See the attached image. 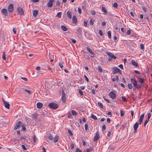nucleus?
<instances>
[{"label":"nucleus","mask_w":152,"mask_h":152,"mask_svg":"<svg viewBox=\"0 0 152 152\" xmlns=\"http://www.w3.org/2000/svg\"><path fill=\"white\" fill-rule=\"evenodd\" d=\"M48 106L51 109L55 110L57 109L58 107V105L54 103H49Z\"/></svg>","instance_id":"obj_1"},{"label":"nucleus","mask_w":152,"mask_h":152,"mask_svg":"<svg viewBox=\"0 0 152 152\" xmlns=\"http://www.w3.org/2000/svg\"><path fill=\"white\" fill-rule=\"evenodd\" d=\"M14 10V7L13 5L11 4L8 6L7 8V10L9 12H12Z\"/></svg>","instance_id":"obj_2"},{"label":"nucleus","mask_w":152,"mask_h":152,"mask_svg":"<svg viewBox=\"0 0 152 152\" xmlns=\"http://www.w3.org/2000/svg\"><path fill=\"white\" fill-rule=\"evenodd\" d=\"M76 31H77V34L78 37H81L82 36V30L80 28H78L76 29Z\"/></svg>","instance_id":"obj_3"},{"label":"nucleus","mask_w":152,"mask_h":152,"mask_svg":"<svg viewBox=\"0 0 152 152\" xmlns=\"http://www.w3.org/2000/svg\"><path fill=\"white\" fill-rule=\"evenodd\" d=\"M131 83L134 86V87H135L137 86V82L136 80L134 78H132L131 79Z\"/></svg>","instance_id":"obj_4"},{"label":"nucleus","mask_w":152,"mask_h":152,"mask_svg":"<svg viewBox=\"0 0 152 152\" xmlns=\"http://www.w3.org/2000/svg\"><path fill=\"white\" fill-rule=\"evenodd\" d=\"M109 95L110 98L112 99H114L115 98L116 96L115 93L113 91L110 92L109 93Z\"/></svg>","instance_id":"obj_5"},{"label":"nucleus","mask_w":152,"mask_h":152,"mask_svg":"<svg viewBox=\"0 0 152 152\" xmlns=\"http://www.w3.org/2000/svg\"><path fill=\"white\" fill-rule=\"evenodd\" d=\"M21 122L20 121H19L17 123L16 125L14 127V130H15L18 129L21 126Z\"/></svg>","instance_id":"obj_6"},{"label":"nucleus","mask_w":152,"mask_h":152,"mask_svg":"<svg viewBox=\"0 0 152 152\" xmlns=\"http://www.w3.org/2000/svg\"><path fill=\"white\" fill-rule=\"evenodd\" d=\"M106 53L108 56H109L110 57L114 59H116V57L112 53L107 52H106Z\"/></svg>","instance_id":"obj_7"},{"label":"nucleus","mask_w":152,"mask_h":152,"mask_svg":"<svg viewBox=\"0 0 152 152\" xmlns=\"http://www.w3.org/2000/svg\"><path fill=\"white\" fill-rule=\"evenodd\" d=\"M17 11L18 13L21 15H23L24 13V12L23 10V9L20 7H18L17 8Z\"/></svg>","instance_id":"obj_8"},{"label":"nucleus","mask_w":152,"mask_h":152,"mask_svg":"<svg viewBox=\"0 0 152 152\" xmlns=\"http://www.w3.org/2000/svg\"><path fill=\"white\" fill-rule=\"evenodd\" d=\"M139 123L136 122L133 126L134 133H136L137 132V129L139 126Z\"/></svg>","instance_id":"obj_9"},{"label":"nucleus","mask_w":152,"mask_h":152,"mask_svg":"<svg viewBox=\"0 0 152 152\" xmlns=\"http://www.w3.org/2000/svg\"><path fill=\"white\" fill-rule=\"evenodd\" d=\"M62 100L64 103H65L66 102V98L65 94L64 91L62 92Z\"/></svg>","instance_id":"obj_10"},{"label":"nucleus","mask_w":152,"mask_h":152,"mask_svg":"<svg viewBox=\"0 0 152 152\" xmlns=\"http://www.w3.org/2000/svg\"><path fill=\"white\" fill-rule=\"evenodd\" d=\"M100 137L98 132H96V134L94 137L93 141L94 142L97 141L99 138Z\"/></svg>","instance_id":"obj_11"},{"label":"nucleus","mask_w":152,"mask_h":152,"mask_svg":"<svg viewBox=\"0 0 152 152\" xmlns=\"http://www.w3.org/2000/svg\"><path fill=\"white\" fill-rule=\"evenodd\" d=\"M120 71V69L117 67H115L113 69V73L114 74H116Z\"/></svg>","instance_id":"obj_12"},{"label":"nucleus","mask_w":152,"mask_h":152,"mask_svg":"<svg viewBox=\"0 0 152 152\" xmlns=\"http://www.w3.org/2000/svg\"><path fill=\"white\" fill-rule=\"evenodd\" d=\"M1 12L5 16L8 15V12L7 10L6 9H3L1 10Z\"/></svg>","instance_id":"obj_13"},{"label":"nucleus","mask_w":152,"mask_h":152,"mask_svg":"<svg viewBox=\"0 0 152 152\" xmlns=\"http://www.w3.org/2000/svg\"><path fill=\"white\" fill-rule=\"evenodd\" d=\"M144 116V114H142L140 116L139 119V123L140 125L142 124Z\"/></svg>","instance_id":"obj_14"},{"label":"nucleus","mask_w":152,"mask_h":152,"mask_svg":"<svg viewBox=\"0 0 152 152\" xmlns=\"http://www.w3.org/2000/svg\"><path fill=\"white\" fill-rule=\"evenodd\" d=\"M66 15L67 17L69 19H71L72 18V12L68 11L66 13Z\"/></svg>","instance_id":"obj_15"},{"label":"nucleus","mask_w":152,"mask_h":152,"mask_svg":"<svg viewBox=\"0 0 152 152\" xmlns=\"http://www.w3.org/2000/svg\"><path fill=\"white\" fill-rule=\"evenodd\" d=\"M4 105L5 107L7 109H10V104H9L6 102V101H4Z\"/></svg>","instance_id":"obj_16"},{"label":"nucleus","mask_w":152,"mask_h":152,"mask_svg":"<svg viewBox=\"0 0 152 152\" xmlns=\"http://www.w3.org/2000/svg\"><path fill=\"white\" fill-rule=\"evenodd\" d=\"M102 11L104 13V14L105 15H106L107 13V11L106 8L104 7H102Z\"/></svg>","instance_id":"obj_17"},{"label":"nucleus","mask_w":152,"mask_h":152,"mask_svg":"<svg viewBox=\"0 0 152 152\" xmlns=\"http://www.w3.org/2000/svg\"><path fill=\"white\" fill-rule=\"evenodd\" d=\"M77 22V19L76 16L75 15L72 18V22L74 24H76Z\"/></svg>","instance_id":"obj_18"},{"label":"nucleus","mask_w":152,"mask_h":152,"mask_svg":"<svg viewBox=\"0 0 152 152\" xmlns=\"http://www.w3.org/2000/svg\"><path fill=\"white\" fill-rule=\"evenodd\" d=\"M37 107L38 108H41L43 106V104L41 102H38L37 104Z\"/></svg>","instance_id":"obj_19"},{"label":"nucleus","mask_w":152,"mask_h":152,"mask_svg":"<svg viewBox=\"0 0 152 152\" xmlns=\"http://www.w3.org/2000/svg\"><path fill=\"white\" fill-rule=\"evenodd\" d=\"M54 1H49L48 4V6L49 7H51L53 6V2Z\"/></svg>","instance_id":"obj_20"},{"label":"nucleus","mask_w":152,"mask_h":152,"mask_svg":"<svg viewBox=\"0 0 152 152\" xmlns=\"http://www.w3.org/2000/svg\"><path fill=\"white\" fill-rule=\"evenodd\" d=\"M132 64L133 65V66L138 67H139V66L137 63L134 61L133 60L132 61Z\"/></svg>","instance_id":"obj_21"},{"label":"nucleus","mask_w":152,"mask_h":152,"mask_svg":"<svg viewBox=\"0 0 152 152\" xmlns=\"http://www.w3.org/2000/svg\"><path fill=\"white\" fill-rule=\"evenodd\" d=\"M87 50L92 55H94V53L88 47L86 48Z\"/></svg>","instance_id":"obj_22"},{"label":"nucleus","mask_w":152,"mask_h":152,"mask_svg":"<svg viewBox=\"0 0 152 152\" xmlns=\"http://www.w3.org/2000/svg\"><path fill=\"white\" fill-rule=\"evenodd\" d=\"M38 11L37 10H34L33 12V15L34 17H36L37 15Z\"/></svg>","instance_id":"obj_23"},{"label":"nucleus","mask_w":152,"mask_h":152,"mask_svg":"<svg viewBox=\"0 0 152 152\" xmlns=\"http://www.w3.org/2000/svg\"><path fill=\"white\" fill-rule=\"evenodd\" d=\"M98 106L100 108H101L102 109H103V108H104L103 106V105L102 104V103H101L99 102H98Z\"/></svg>","instance_id":"obj_24"},{"label":"nucleus","mask_w":152,"mask_h":152,"mask_svg":"<svg viewBox=\"0 0 152 152\" xmlns=\"http://www.w3.org/2000/svg\"><path fill=\"white\" fill-rule=\"evenodd\" d=\"M61 28L64 31H66L67 30V28L66 26L63 25H62L61 26Z\"/></svg>","instance_id":"obj_25"},{"label":"nucleus","mask_w":152,"mask_h":152,"mask_svg":"<svg viewBox=\"0 0 152 152\" xmlns=\"http://www.w3.org/2000/svg\"><path fill=\"white\" fill-rule=\"evenodd\" d=\"M21 126L22 127V129L23 131H25L26 130V127L25 126V124H21Z\"/></svg>","instance_id":"obj_26"},{"label":"nucleus","mask_w":152,"mask_h":152,"mask_svg":"<svg viewBox=\"0 0 152 152\" xmlns=\"http://www.w3.org/2000/svg\"><path fill=\"white\" fill-rule=\"evenodd\" d=\"M2 59L4 60H6L5 52H3L2 55Z\"/></svg>","instance_id":"obj_27"},{"label":"nucleus","mask_w":152,"mask_h":152,"mask_svg":"<svg viewBox=\"0 0 152 152\" xmlns=\"http://www.w3.org/2000/svg\"><path fill=\"white\" fill-rule=\"evenodd\" d=\"M140 82L142 84L144 82V80L143 78L140 77L139 78Z\"/></svg>","instance_id":"obj_28"},{"label":"nucleus","mask_w":152,"mask_h":152,"mask_svg":"<svg viewBox=\"0 0 152 152\" xmlns=\"http://www.w3.org/2000/svg\"><path fill=\"white\" fill-rule=\"evenodd\" d=\"M98 69L99 72L102 73V69L101 66H98Z\"/></svg>","instance_id":"obj_29"},{"label":"nucleus","mask_w":152,"mask_h":152,"mask_svg":"<svg viewBox=\"0 0 152 152\" xmlns=\"http://www.w3.org/2000/svg\"><path fill=\"white\" fill-rule=\"evenodd\" d=\"M91 118L94 120H96L97 119L96 117L93 114H91Z\"/></svg>","instance_id":"obj_30"},{"label":"nucleus","mask_w":152,"mask_h":152,"mask_svg":"<svg viewBox=\"0 0 152 152\" xmlns=\"http://www.w3.org/2000/svg\"><path fill=\"white\" fill-rule=\"evenodd\" d=\"M58 136L57 135H56L54 139V142H56L58 141Z\"/></svg>","instance_id":"obj_31"},{"label":"nucleus","mask_w":152,"mask_h":152,"mask_svg":"<svg viewBox=\"0 0 152 152\" xmlns=\"http://www.w3.org/2000/svg\"><path fill=\"white\" fill-rule=\"evenodd\" d=\"M62 14V12H58L56 16L58 18H61Z\"/></svg>","instance_id":"obj_32"},{"label":"nucleus","mask_w":152,"mask_h":152,"mask_svg":"<svg viewBox=\"0 0 152 152\" xmlns=\"http://www.w3.org/2000/svg\"><path fill=\"white\" fill-rule=\"evenodd\" d=\"M72 115H76L77 114V112L74 110H72Z\"/></svg>","instance_id":"obj_33"},{"label":"nucleus","mask_w":152,"mask_h":152,"mask_svg":"<svg viewBox=\"0 0 152 152\" xmlns=\"http://www.w3.org/2000/svg\"><path fill=\"white\" fill-rule=\"evenodd\" d=\"M107 34L108 37L110 38H111V32L110 31H108L107 32Z\"/></svg>","instance_id":"obj_34"},{"label":"nucleus","mask_w":152,"mask_h":152,"mask_svg":"<svg viewBox=\"0 0 152 152\" xmlns=\"http://www.w3.org/2000/svg\"><path fill=\"white\" fill-rule=\"evenodd\" d=\"M48 137L49 140H53V137L51 135H49Z\"/></svg>","instance_id":"obj_35"},{"label":"nucleus","mask_w":152,"mask_h":152,"mask_svg":"<svg viewBox=\"0 0 152 152\" xmlns=\"http://www.w3.org/2000/svg\"><path fill=\"white\" fill-rule=\"evenodd\" d=\"M32 117L34 119H37V115L36 114H33Z\"/></svg>","instance_id":"obj_36"},{"label":"nucleus","mask_w":152,"mask_h":152,"mask_svg":"<svg viewBox=\"0 0 152 152\" xmlns=\"http://www.w3.org/2000/svg\"><path fill=\"white\" fill-rule=\"evenodd\" d=\"M128 88L130 89H131L132 88V86L131 83H129L128 85Z\"/></svg>","instance_id":"obj_37"},{"label":"nucleus","mask_w":152,"mask_h":152,"mask_svg":"<svg viewBox=\"0 0 152 152\" xmlns=\"http://www.w3.org/2000/svg\"><path fill=\"white\" fill-rule=\"evenodd\" d=\"M91 147L90 146V148H88L86 149V152H90V151L91 150V151H92L93 150V149H91Z\"/></svg>","instance_id":"obj_38"},{"label":"nucleus","mask_w":152,"mask_h":152,"mask_svg":"<svg viewBox=\"0 0 152 152\" xmlns=\"http://www.w3.org/2000/svg\"><path fill=\"white\" fill-rule=\"evenodd\" d=\"M141 86L142 85H138L137 84V86L135 87V88L137 89H139L141 88Z\"/></svg>","instance_id":"obj_39"},{"label":"nucleus","mask_w":152,"mask_h":152,"mask_svg":"<svg viewBox=\"0 0 152 152\" xmlns=\"http://www.w3.org/2000/svg\"><path fill=\"white\" fill-rule=\"evenodd\" d=\"M94 20L91 19L89 21V23L90 25H92L94 24Z\"/></svg>","instance_id":"obj_40"},{"label":"nucleus","mask_w":152,"mask_h":152,"mask_svg":"<svg viewBox=\"0 0 152 152\" xmlns=\"http://www.w3.org/2000/svg\"><path fill=\"white\" fill-rule=\"evenodd\" d=\"M122 99L125 102H126L127 101V99L125 96H122Z\"/></svg>","instance_id":"obj_41"},{"label":"nucleus","mask_w":152,"mask_h":152,"mask_svg":"<svg viewBox=\"0 0 152 152\" xmlns=\"http://www.w3.org/2000/svg\"><path fill=\"white\" fill-rule=\"evenodd\" d=\"M84 77L85 78L86 81H87V82H89V79H88V77H87V76L86 75H84Z\"/></svg>","instance_id":"obj_42"},{"label":"nucleus","mask_w":152,"mask_h":152,"mask_svg":"<svg viewBox=\"0 0 152 152\" xmlns=\"http://www.w3.org/2000/svg\"><path fill=\"white\" fill-rule=\"evenodd\" d=\"M106 129V126L105 125H103L102 126V130L103 131H104Z\"/></svg>","instance_id":"obj_43"},{"label":"nucleus","mask_w":152,"mask_h":152,"mask_svg":"<svg viewBox=\"0 0 152 152\" xmlns=\"http://www.w3.org/2000/svg\"><path fill=\"white\" fill-rule=\"evenodd\" d=\"M140 48L142 50H143L144 49V46L142 44H140Z\"/></svg>","instance_id":"obj_44"},{"label":"nucleus","mask_w":152,"mask_h":152,"mask_svg":"<svg viewBox=\"0 0 152 152\" xmlns=\"http://www.w3.org/2000/svg\"><path fill=\"white\" fill-rule=\"evenodd\" d=\"M120 113H121V116H122L124 115V111L121 110H120Z\"/></svg>","instance_id":"obj_45"},{"label":"nucleus","mask_w":152,"mask_h":152,"mask_svg":"<svg viewBox=\"0 0 152 152\" xmlns=\"http://www.w3.org/2000/svg\"><path fill=\"white\" fill-rule=\"evenodd\" d=\"M118 6V4L116 2L114 3L113 5V7L115 8H117Z\"/></svg>","instance_id":"obj_46"},{"label":"nucleus","mask_w":152,"mask_h":152,"mask_svg":"<svg viewBox=\"0 0 152 152\" xmlns=\"http://www.w3.org/2000/svg\"><path fill=\"white\" fill-rule=\"evenodd\" d=\"M78 12L80 14H81V8L80 7H78Z\"/></svg>","instance_id":"obj_47"},{"label":"nucleus","mask_w":152,"mask_h":152,"mask_svg":"<svg viewBox=\"0 0 152 152\" xmlns=\"http://www.w3.org/2000/svg\"><path fill=\"white\" fill-rule=\"evenodd\" d=\"M131 33V30L130 29L128 30L127 31L126 34L128 35H129Z\"/></svg>","instance_id":"obj_48"},{"label":"nucleus","mask_w":152,"mask_h":152,"mask_svg":"<svg viewBox=\"0 0 152 152\" xmlns=\"http://www.w3.org/2000/svg\"><path fill=\"white\" fill-rule=\"evenodd\" d=\"M149 120L148 119H146L145 120V121L144 124V126H145L146 124H147V123L149 121Z\"/></svg>","instance_id":"obj_49"},{"label":"nucleus","mask_w":152,"mask_h":152,"mask_svg":"<svg viewBox=\"0 0 152 152\" xmlns=\"http://www.w3.org/2000/svg\"><path fill=\"white\" fill-rule=\"evenodd\" d=\"M142 9L144 12H147V9L145 7H142Z\"/></svg>","instance_id":"obj_50"},{"label":"nucleus","mask_w":152,"mask_h":152,"mask_svg":"<svg viewBox=\"0 0 152 152\" xmlns=\"http://www.w3.org/2000/svg\"><path fill=\"white\" fill-rule=\"evenodd\" d=\"M76 152H82V151L78 148H77L76 150Z\"/></svg>","instance_id":"obj_51"},{"label":"nucleus","mask_w":152,"mask_h":152,"mask_svg":"<svg viewBox=\"0 0 152 152\" xmlns=\"http://www.w3.org/2000/svg\"><path fill=\"white\" fill-rule=\"evenodd\" d=\"M91 13L92 15H95L96 14L94 10L91 11Z\"/></svg>","instance_id":"obj_52"},{"label":"nucleus","mask_w":152,"mask_h":152,"mask_svg":"<svg viewBox=\"0 0 152 152\" xmlns=\"http://www.w3.org/2000/svg\"><path fill=\"white\" fill-rule=\"evenodd\" d=\"M151 116V114L150 113H148V119H148L149 120V119L150 118Z\"/></svg>","instance_id":"obj_53"},{"label":"nucleus","mask_w":152,"mask_h":152,"mask_svg":"<svg viewBox=\"0 0 152 152\" xmlns=\"http://www.w3.org/2000/svg\"><path fill=\"white\" fill-rule=\"evenodd\" d=\"M33 141L34 142H35L36 141V136L35 135H34L33 136Z\"/></svg>","instance_id":"obj_54"},{"label":"nucleus","mask_w":152,"mask_h":152,"mask_svg":"<svg viewBox=\"0 0 152 152\" xmlns=\"http://www.w3.org/2000/svg\"><path fill=\"white\" fill-rule=\"evenodd\" d=\"M21 147L24 150H27L25 146L24 145H22Z\"/></svg>","instance_id":"obj_55"},{"label":"nucleus","mask_w":152,"mask_h":152,"mask_svg":"<svg viewBox=\"0 0 152 152\" xmlns=\"http://www.w3.org/2000/svg\"><path fill=\"white\" fill-rule=\"evenodd\" d=\"M68 132L69 133L70 135L72 136L73 135V134L72 131L70 129L68 130Z\"/></svg>","instance_id":"obj_56"},{"label":"nucleus","mask_w":152,"mask_h":152,"mask_svg":"<svg viewBox=\"0 0 152 152\" xmlns=\"http://www.w3.org/2000/svg\"><path fill=\"white\" fill-rule=\"evenodd\" d=\"M85 130L86 131L87 130L88 128V125L87 124H85Z\"/></svg>","instance_id":"obj_57"},{"label":"nucleus","mask_w":152,"mask_h":152,"mask_svg":"<svg viewBox=\"0 0 152 152\" xmlns=\"http://www.w3.org/2000/svg\"><path fill=\"white\" fill-rule=\"evenodd\" d=\"M25 91L26 92H27L28 93V94H30L31 92L30 90H29L26 89H25Z\"/></svg>","instance_id":"obj_58"},{"label":"nucleus","mask_w":152,"mask_h":152,"mask_svg":"<svg viewBox=\"0 0 152 152\" xmlns=\"http://www.w3.org/2000/svg\"><path fill=\"white\" fill-rule=\"evenodd\" d=\"M83 24L85 27H87V23L86 21H84L83 22Z\"/></svg>","instance_id":"obj_59"},{"label":"nucleus","mask_w":152,"mask_h":152,"mask_svg":"<svg viewBox=\"0 0 152 152\" xmlns=\"http://www.w3.org/2000/svg\"><path fill=\"white\" fill-rule=\"evenodd\" d=\"M79 92L81 96L83 94L82 91L80 89L79 90Z\"/></svg>","instance_id":"obj_60"},{"label":"nucleus","mask_w":152,"mask_h":152,"mask_svg":"<svg viewBox=\"0 0 152 152\" xmlns=\"http://www.w3.org/2000/svg\"><path fill=\"white\" fill-rule=\"evenodd\" d=\"M13 31L14 33L15 34H16V30L15 28H13Z\"/></svg>","instance_id":"obj_61"},{"label":"nucleus","mask_w":152,"mask_h":152,"mask_svg":"<svg viewBox=\"0 0 152 152\" xmlns=\"http://www.w3.org/2000/svg\"><path fill=\"white\" fill-rule=\"evenodd\" d=\"M118 66L120 68H121V69H122L123 70L124 69H123V65L122 64H120L119 66Z\"/></svg>","instance_id":"obj_62"},{"label":"nucleus","mask_w":152,"mask_h":152,"mask_svg":"<svg viewBox=\"0 0 152 152\" xmlns=\"http://www.w3.org/2000/svg\"><path fill=\"white\" fill-rule=\"evenodd\" d=\"M99 33L101 36H102L103 35L102 32V31L101 30H99Z\"/></svg>","instance_id":"obj_63"},{"label":"nucleus","mask_w":152,"mask_h":152,"mask_svg":"<svg viewBox=\"0 0 152 152\" xmlns=\"http://www.w3.org/2000/svg\"><path fill=\"white\" fill-rule=\"evenodd\" d=\"M59 65L61 68H63V66L62 63H59Z\"/></svg>","instance_id":"obj_64"}]
</instances>
